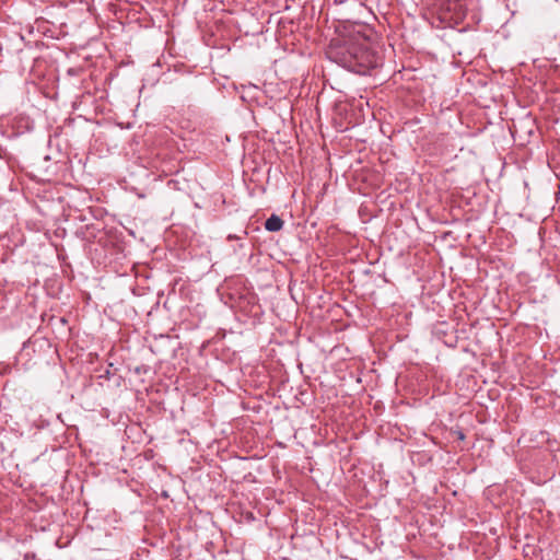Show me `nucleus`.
<instances>
[{
    "label": "nucleus",
    "instance_id": "obj_1",
    "mask_svg": "<svg viewBox=\"0 0 560 560\" xmlns=\"http://www.w3.org/2000/svg\"><path fill=\"white\" fill-rule=\"evenodd\" d=\"M329 56L343 68L359 74L382 65V56L365 44L349 42L329 51Z\"/></svg>",
    "mask_w": 560,
    "mask_h": 560
},
{
    "label": "nucleus",
    "instance_id": "obj_2",
    "mask_svg": "<svg viewBox=\"0 0 560 560\" xmlns=\"http://www.w3.org/2000/svg\"><path fill=\"white\" fill-rule=\"evenodd\" d=\"M282 226L283 220L276 214L270 215L265 222V229L269 232L280 231Z\"/></svg>",
    "mask_w": 560,
    "mask_h": 560
}]
</instances>
